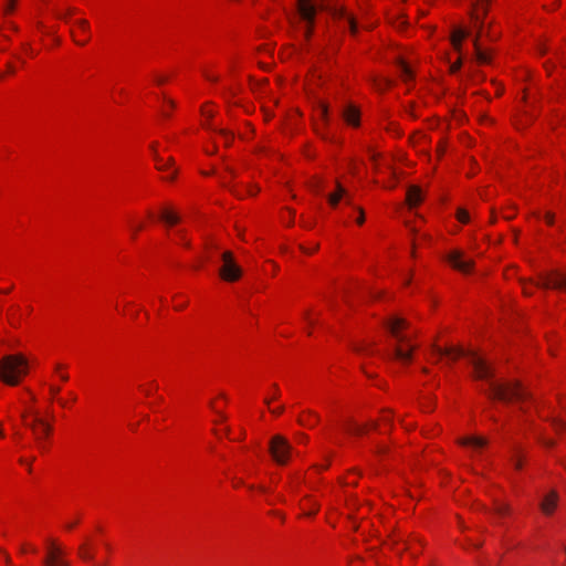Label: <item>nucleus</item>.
<instances>
[{
    "mask_svg": "<svg viewBox=\"0 0 566 566\" xmlns=\"http://www.w3.org/2000/svg\"><path fill=\"white\" fill-rule=\"evenodd\" d=\"M489 395L491 398L504 401L514 402L518 405L520 412L530 420L533 413H536L541 419L551 420L555 430H563L566 428L565 420L554 417L551 408L543 401H535L532 396L516 381H490Z\"/></svg>",
    "mask_w": 566,
    "mask_h": 566,
    "instance_id": "1",
    "label": "nucleus"
},
{
    "mask_svg": "<svg viewBox=\"0 0 566 566\" xmlns=\"http://www.w3.org/2000/svg\"><path fill=\"white\" fill-rule=\"evenodd\" d=\"M318 9L326 11L338 28L347 25L350 36H357L358 21L354 13L348 11L344 6L343 0H321L317 6H315L312 0H297V13L306 23L304 36L307 41L314 34Z\"/></svg>",
    "mask_w": 566,
    "mask_h": 566,
    "instance_id": "2",
    "label": "nucleus"
},
{
    "mask_svg": "<svg viewBox=\"0 0 566 566\" xmlns=\"http://www.w3.org/2000/svg\"><path fill=\"white\" fill-rule=\"evenodd\" d=\"M463 356H465V354L461 348L441 347L434 344L432 345L430 350L429 361L437 364L441 360H447L448 363H450L455 361L457 359ZM467 357L469 363L473 367V376L475 379L490 380L492 378V369L483 357H481L475 352H469L467 354Z\"/></svg>",
    "mask_w": 566,
    "mask_h": 566,
    "instance_id": "3",
    "label": "nucleus"
},
{
    "mask_svg": "<svg viewBox=\"0 0 566 566\" xmlns=\"http://www.w3.org/2000/svg\"><path fill=\"white\" fill-rule=\"evenodd\" d=\"M386 326L395 340V358L403 364L410 363L417 345L412 340L413 333L408 322L402 317L392 316Z\"/></svg>",
    "mask_w": 566,
    "mask_h": 566,
    "instance_id": "4",
    "label": "nucleus"
},
{
    "mask_svg": "<svg viewBox=\"0 0 566 566\" xmlns=\"http://www.w3.org/2000/svg\"><path fill=\"white\" fill-rule=\"evenodd\" d=\"M29 373V361L22 354L6 355L0 359V380L18 386Z\"/></svg>",
    "mask_w": 566,
    "mask_h": 566,
    "instance_id": "5",
    "label": "nucleus"
},
{
    "mask_svg": "<svg viewBox=\"0 0 566 566\" xmlns=\"http://www.w3.org/2000/svg\"><path fill=\"white\" fill-rule=\"evenodd\" d=\"M537 287L554 289L566 291V273L560 271H551L539 275L537 282L522 283L523 293L527 296L532 295Z\"/></svg>",
    "mask_w": 566,
    "mask_h": 566,
    "instance_id": "6",
    "label": "nucleus"
},
{
    "mask_svg": "<svg viewBox=\"0 0 566 566\" xmlns=\"http://www.w3.org/2000/svg\"><path fill=\"white\" fill-rule=\"evenodd\" d=\"M22 421L27 428L31 429L35 440L41 447L42 441L49 437L51 432V424L34 409H30L23 413Z\"/></svg>",
    "mask_w": 566,
    "mask_h": 566,
    "instance_id": "7",
    "label": "nucleus"
},
{
    "mask_svg": "<svg viewBox=\"0 0 566 566\" xmlns=\"http://www.w3.org/2000/svg\"><path fill=\"white\" fill-rule=\"evenodd\" d=\"M219 276L224 282H237L242 276V269L237 263L231 251H223L221 254V265L219 268Z\"/></svg>",
    "mask_w": 566,
    "mask_h": 566,
    "instance_id": "8",
    "label": "nucleus"
},
{
    "mask_svg": "<svg viewBox=\"0 0 566 566\" xmlns=\"http://www.w3.org/2000/svg\"><path fill=\"white\" fill-rule=\"evenodd\" d=\"M43 566H71L64 547L56 539L46 541Z\"/></svg>",
    "mask_w": 566,
    "mask_h": 566,
    "instance_id": "9",
    "label": "nucleus"
},
{
    "mask_svg": "<svg viewBox=\"0 0 566 566\" xmlns=\"http://www.w3.org/2000/svg\"><path fill=\"white\" fill-rule=\"evenodd\" d=\"M491 7V0H476L470 11V21L476 30V35L482 36L484 31L485 18Z\"/></svg>",
    "mask_w": 566,
    "mask_h": 566,
    "instance_id": "10",
    "label": "nucleus"
},
{
    "mask_svg": "<svg viewBox=\"0 0 566 566\" xmlns=\"http://www.w3.org/2000/svg\"><path fill=\"white\" fill-rule=\"evenodd\" d=\"M270 453L273 460L281 465L289 462L291 458L292 447L282 436H274L270 442Z\"/></svg>",
    "mask_w": 566,
    "mask_h": 566,
    "instance_id": "11",
    "label": "nucleus"
},
{
    "mask_svg": "<svg viewBox=\"0 0 566 566\" xmlns=\"http://www.w3.org/2000/svg\"><path fill=\"white\" fill-rule=\"evenodd\" d=\"M70 32L75 44L80 46L86 45L92 36L90 22L85 19L76 20Z\"/></svg>",
    "mask_w": 566,
    "mask_h": 566,
    "instance_id": "12",
    "label": "nucleus"
},
{
    "mask_svg": "<svg viewBox=\"0 0 566 566\" xmlns=\"http://www.w3.org/2000/svg\"><path fill=\"white\" fill-rule=\"evenodd\" d=\"M386 545H392L398 553L402 551L409 552L411 556L418 555L421 549V542L418 537L402 539L395 536L390 539V543H386Z\"/></svg>",
    "mask_w": 566,
    "mask_h": 566,
    "instance_id": "13",
    "label": "nucleus"
},
{
    "mask_svg": "<svg viewBox=\"0 0 566 566\" xmlns=\"http://www.w3.org/2000/svg\"><path fill=\"white\" fill-rule=\"evenodd\" d=\"M446 260L454 270L462 273H469L473 268V261L465 259L463 252L460 250H452L447 255Z\"/></svg>",
    "mask_w": 566,
    "mask_h": 566,
    "instance_id": "14",
    "label": "nucleus"
},
{
    "mask_svg": "<svg viewBox=\"0 0 566 566\" xmlns=\"http://www.w3.org/2000/svg\"><path fill=\"white\" fill-rule=\"evenodd\" d=\"M458 443L467 449L471 453V457H475L481 454L485 449L488 440L483 437L470 436L460 438Z\"/></svg>",
    "mask_w": 566,
    "mask_h": 566,
    "instance_id": "15",
    "label": "nucleus"
},
{
    "mask_svg": "<svg viewBox=\"0 0 566 566\" xmlns=\"http://www.w3.org/2000/svg\"><path fill=\"white\" fill-rule=\"evenodd\" d=\"M154 159L156 163V168L164 172L163 178L167 181H172L176 178L177 169L175 168V164L171 157L164 158L160 157L156 150H154Z\"/></svg>",
    "mask_w": 566,
    "mask_h": 566,
    "instance_id": "16",
    "label": "nucleus"
},
{
    "mask_svg": "<svg viewBox=\"0 0 566 566\" xmlns=\"http://www.w3.org/2000/svg\"><path fill=\"white\" fill-rule=\"evenodd\" d=\"M482 36L476 35L473 41V48L475 53V59L478 64L480 65H489L493 61L494 50L491 48L483 49L480 44V39Z\"/></svg>",
    "mask_w": 566,
    "mask_h": 566,
    "instance_id": "17",
    "label": "nucleus"
},
{
    "mask_svg": "<svg viewBox=\"0 0 566 566\" xmlns=\"http://www.w3.org/2000/svg\"><path fill=\"white\" fill-rule=\"evenodd\" d=\"M342 200H345L347 205H352V197L347 189L339 182H336V188L328 195L327 201L332 208H336Z\"/></svg>",
    "mask_w": 566,
    "mask_h": 566,
    "instance_id": "18",
    "label": "nucleus"
},
{
    "mask_svg": "<svg viewBox=\"0 0 566 566\" xmlns=\"http://www.w3.org/2000/svg\"><path fill=\"white\" fill-rule=\"evenodd\" d=\"M396 65L400 72V78L406 85H410L416 80L415 70L410 66V64L401 56L396 60Z\"/></svg>",
    "mask_w": 566,
    "mask_h": 566,
    "instance_id": "19",
    "label": "nucleus"
},
{
    "mask_svg": "<svg viewBox=\"0 0 566 566\" xmlns=\"http://www.w3.org/2000/svg\"><path fill=\"white\" fill-rule=\"evenodd\" d=\"M558 503V494L555 491L547 493L541 502V510L545 515H552Z\"/></svg>",
    "mask_w": 566,
    "mask_h": 566,
    "instance_id": "20",
    "label": "nucleus"
},
{
    "mask_svg": "<svg viewBox=\"0 0 566 566\" xmlns=\"http://www.w3.org/2000/svg\"><path fill=\"white\" fill-rule=\"evenodd\" d=\"M371 81L374 90L378 93H385L389 91L395 84L394 80L384 75H374Z\"/></svg>",
    "mask_w": 566,
    "mask_h": 566,
    "instance_id": "21",
    "label": "nucleus"
},
{
    "mask_svg": "<svg viewBox=\"0 0 566 566\" xmlns=\"http://www.w3.org/2000/svg\"><path fill=\"white\" fill-rule=\"evenodd\" d=\"M201 76L211 84L220 82V74L213 64H205L200 69Z\"/></svg>",
    "mask_w": 566,
    "mask_h": 566,
    "instance_id": "22",
    "label": "nucleus"
},
{
    "mask_svg": "<svg viewBox=\"0 0 566 566\" xmlns=\"http://www.w3.org/2000/svg\"><path fill=\"white\" fill-rule=\"evenodd\" d=\"M469 35V32L462 28H457L450 35V42L455 51H460L464 39Z\"/></svg>",
    "mask_w": 566,
    "mask_h": 566,
    "instance_id": "23",
    "label": "nucleus"
},
{
    "mask_svg": "<svg viewBox=\"0 0 566 566\" xmlns=\"http://www.w3.org/2000/svg\"><path fill=\"white\" fill-rule=\"evenodd\" d=\"M406 201L410 208L417 207L422 201L421 189L418 186L409 187Z\"/></svg>",
    "mask_w": 566,
    "mask_h": 566,
    "instance_id": "24",
    "label": "nucleus"
},
{
    "mask_svg": "<svg viewBox=\"0 0 566 566\" xmlns=\"http://www.w3.org/2000/svg\"><path fill=\"white\" fill-rule=\"evenodd\" d=\"M259 190L260 189L256 186H251V185H248V186L234 185L233 188L231 189L233 195L237 196L238 198H244L248 196L253 197L259 192Z\"/></svg>",
    "mask_w": 566,
    "mask_h": 566,
    "instance_id": "25",
    "label": "nucleus"
},
{
    "mask_svg": "<svg viewBox=\"0 0 566 566\" xmlns=\"http://www.w3.org/2000/svg\"><path fill=\"white\" fill-rule=\"evenodd\" d=\"M342 116L344 120L352 126H358L360 122L359 108H343Z\"/></svg>",
    "mask_w": 566,
    "mask_h": 566,
    "instance_id": "26",
    "label": "nucleus"
},
{
    "mask_svg": "<svg viewBox=\"0 0 566 566\" xmlns=\"http://www.w3.org/2000/svg\"><path fill=\"white\" fill-rule=\"evenodd\" d=\"M35 28L42 36H53L55 45H59L60 42L55 35L57 31L56 25H46L43 21H39L36 22Z\"/></svg>",
    "mask_w": 566,
    "mask_h": 566,
    "instance_id": "27",
    "label": "nucleus"
},
{
    "mask_svg": "<svg viewBox=\"0 0 566 566\" xmlns=\"http://www.w3.org/2000/svg\"><path fill=\"white\" fill-rule=\"evenodd\" d=\"M300 507L305 516H313L318 511V505L312 497L303 499L300 503Z\"/></svg>",
    "mask_w": 566,
    "mask_h": 566,
    "instance_id": "28",
    "label": "nucleus"
},
{
    "mask_svg": "<svg viewBox=\"0 0 566 566\" xmlns=\"http://www.w3.org/2000/svg\"><path fill=\"white\" fill-rule=\"evenodd\" d=\"M160 219L168 227H174V226L178 224L180 221L179 216L174 210H171L169 208H165L161 210Z\"/></svg>",
    "mask_w": 566,
    "mask_h": 566,
    "instance_id": "29",
    "label": "nucleus"
},
{
    "mask_svg": "<svg viewBox=\"0 0 566 566\" xmlns=\"http://www.w3.org/2000/svg\"><path fill=\"white\" fill-rule=\"evenodd\" d=\"M18 30H19V28L15 24V22H13L12 20L6 19L2 23V25L0 27V38H2L6 42H8L10 39L9 33L18 32Z\"/></svg>",
    "mask_w": 566,
    "mask_h": 566,
    "instance_id": "30",
    "label": "nucleus"
},
{
    "mask_svg": "<svg viewBox=\"0 0 566 566\" xmlns=\"http://www.w3.org/2000/svg\"><path fill=\"white\" fill-rule=\"evenodd\" d=\"M298 422L301 426L312 428L318 423V416L311 411L303 412L298 417Z\"/></svg>",
    "mask_w": 566,
    "mask_h": 566,
    "instance_id": "31",
    "label": "nucleus"
},
{
    "mask_svg": "<svg viewBox=\"0 0 566 566\" xmlns=\"http://www.w3.org/2000/svg\"><path fill=\"white\" fill-rule=\"evenodd\" d=\"M77 554L78 557L85 562H93L95 558L94 552L92 551L88 542L80 545Z\"/></svg>",
    "mask_w": 566,
    "mask_h": 566,
    "instance_id": "32",
    "label": "nucleus"
},
{
    "mask_svg": "<svg viewBox=\"0 0 566 566\" xmlns=\"http://www.w3.org/2000/svg\"><path fill=\"white\" fill-rule=\"evenodd\" d=\"M158 388L159 386L156 380H147L138 386L139 391L146 397H150Z\"/></svg>",
    "mask_w": 566,
    "mask_h": 566,
    "instance_id": "33",
    "label": "nucleus"
},
{
    "mask_svg": "<svg viewBox=\"0 0 566 566\" xmlns=\"http://www.w3.org/2000/svg\"><path fill=\"white\" fill-rule=\"evenodd\" d=\"M172 78V75L169 73H154L151 75V81L156 86H164L168 84Z\"/></svg>",
    "mask_w": 566,
    "mask_h": 566,
    "instance_id": "34",
    "label": "nucleus"
},
{
    "mask_svg": "<svg viewBox=\"0 0 566 566\" xmlns=\"http://www.w3.org/2000/svg\"><path fill=\"white\" fill-rule=\"evenodd\" d=\"M482 36H486L490 41H497L500 38V31L495 28V24L489 23L486 30L484 29Z\"/></svg>",
    "mask_w": 566,
    "mask_h": 566,
    "instance_id": "35",
    "label": "nucleus"
},
{
    "mask_svg": "<svg viewBox=\"0 0 566 566\" xmlns=\"http://www.w3.org/2000/svg\"><path fill=\"white\" fill-rule=\"evenodd\" d=\"M54 375L64 382L69 380V374L66 371V367L63 364H55Z\"/></svg>",
    "mask_w": 566,
    "mask_h": 566,
    "instance_id": "36",
    "label": "nucleus"
},
{
    "mask_svg": "<svg viewBox=\"0 0 566 566\" xmlns=\"http://www.w3.org/2000/svg\"><path fill=\"white\" fill-rule=\"evenodd\" d=\"M17 72L15 65L13 63H7L6 69L0 72V81H4L11 76H13Z\"/></svg>",
    "mask_w": 566,
    "mask_h": 566,
    "instance_id": "37",
    "label": "nucleus"
},
{
    "mask_svg": "<svg viewBox=\"0 0 566 566\" xmlns=\"http://www.w3.org/2000/svg\"><path fill=\"white\" fill-rule=\"evenodd\" d=\"M455 217H457V220L463 224H467L470 221V214H469L468 210L464 208H459L457 210Z\"/></svg>",
    "mask_w": 566,
    "mask_h": 566,
    "instance_id": "38",
    "label": "nucleus"
},
{
    "mask_svg": "<svg viewBox=\"0 0 566 566\" xmlns=\"http://www.w3.org/2000/svg\"><path fill=\"white\" fill-rule=\"evenodd\" d=\"M17 6H18V0H8L3 8L4 17L7 18V17L11 15L15 11Z\"/></svg>",
    "mask_w": 566,
    "mask_h": 566,
    "instance_id": "39",
    "label": "nucleus"
},
{
    "mask_svg": "<svg viewBox=\"0 0 566 566\" xmlns=\"http://www.w3.org/2000/svg\"><path fill=\"white\" fill-rule=\"evenodd\" d=\"M346 430L348 433H352V434H363L364 432H366L367 429L364 426H360L357 423H350V424H348Z\"/></svg>",
    "mask_w": 566,
    "mask_h": 566,
    "instance_id": "40",
    "label": "nucleus"
},
{
    "mask_svg": "<svg viewBox=\"0 0 566 566\" xmlns=\"http://www.w3.org/2000/svg\"><path fill=\"white\" fill-rule=\"evenodd\" d=\"M21 51L27 56L33 59L36 56L38 52L32 48V45L29 42L22 43Z\"/></svg>",
    "mask_w": 566,
    "mask_h": 566,
    "instance_id": "41",
    "label": "nucleus"
},
{
    "mask_svg": "<svg viewBox=\"0 0 566 566\" xmlns=\"http://www.w3.org/2000/svg\"><path fill=\"white\" fill-rule=\"evenodd\" d=\"M19 311H20L19 306H12L8 311L9 321H10L11 325H13V326L19 324V318L15 317Z\"/></svg>",
    "mask_w": 566,
    "mask_h": 566,
    "instance_id": "42",
    "label": "nucleus"
},
{
    "mask_svg": "<svg viewBox=\"0 0 566 566\" xmlns=\"http://www.w3.org/2000/svg\"><path fill=\"white\" fill-rule=\"evenodd\" d=\"M76 11H77L76 8H69L65 10V12L59 13L57 19L67 22L76 13Z\"/></svg>",
    "mask_w": 566,
    "mask_h": 566,
    "instance_id": "43",
    "label": "nucleus"
},
{
    "mask_svg": "<svg viewBox=\"0 0 566 566\" xmlns=\"http://www.w3.org/2000/svg\"><path fill=\"white\" fill-rule=\"evenodd\" d=\"M496 513L501 516H505L510 512V507L505 503H497L495 506Z\"/></svg>",
    "mask_w": 566,
    "mask_h": 566,
    "instance_id": "44",
    "label": "nucleus"
},
{
    "mask_svg": "<svg viewBox=\"0 0 566 566\" xmlns=\"http://www.w3.org/2000/svg\"><path fill=\"white\" fill-rule=\"evenodd\" d=\"M220 138H222L223 140V144L226 146L230 145L231 140L233 139V136L231 133L227 132V130H223L221 129L220 130Z\"/></svg>",
    "mask_w": 566,
    "mask_h": 566,
    "instance_id": "45",
    "label": "nucleus"
},
{
    "mask_svg": "<svg viewBox=\"0 0 566 566\" xmlns=\"http://www.w3.org/2000/svg\"><path fill=\"white\" fill-rule=\"evenodd\" d=\"M49 392L52 399L56 400L61 392V387L56 385H50Z\"/></svg>",
    "mask_w": 566,
    "mask_h": 566,
    "instance_id": "46",
    "label": "nucleus"
},
{
    "mask_svg": "<svg viewBox=\"0 0 566 566\" xmlns=\"http://www.w3.org/2000/svg\"><path fill=\"white\" fill-rule=\"evenodd\" d=\"M264 401L268 405V407L270 409V412H272L273 415L279 416V415H281L283 412V407L282 406H280L277 408H271L270 407L271 400H270L269 397H266Z\"/></svg>",
    "mask_w": 566,
    "mask_h": 566,
    "instance_id": "47",
    "label": "nucleus"
},
{
    "mask_svg": "<svg viewBox=\"0 0 566 566\" xmlns=\"http://www.w3.org/2000/svg\"><path fill=\"white\" fill-rule=\"evenodd\" d=\"M462 66V60L459 57L455 62L450 65V74H455Z\"/></svg>",
    "mask_w": 566,
    "mask_h": 566,
    "instance_id": "48",
    "label": "nucleus"
},
{
    "mask_svg": "<svg viewBox=\"0 0 566 566\" xmlns=\"http://www.w3.org/2000/svg\"><path fill=\"white\" fill-rule=\"evenodd\" d=\"M355 209H356V210H357V212H358V216H357V218H356V223H357L358 226H361V224H364V222H365V212H364L363 208H360V207H357V208H355Z\"/></svg>",
    "mask_w": 566,
    "mask_h": 566,
    "instance_id": "49",
    "label": "nucleus"
},
{
    "mask_svg": "<svg viewBox=\"0 0 566 566\" xmlns=\"http://www.w3.org/2000/svg\"><path fill=\"white\" fill-rule=\"evenodd\" d=\"M0 558H2L4 560V563L9 566L12 564V559H11L10 555L3 548H0Z\"/></svg>",
    "mask_w": 566,
    "mask_h": 566,
    "instance_id": "50",
    "label": "nucleus"
},
{
    "mask_svg": "<svg viewBox=\"0 0 566 566\" xmlns=\"http://www.w3.org/2000/svg\"><path fill=\"white\" fill-rule=\"evenodd\" d=\"M318 77L319 78V75L316 74V71H312L307 74L306 76V87L308 88L311 83L316 78Z\"/></svg>",
    "mask_w": 566,
    "mask_h": 566,
    "instance_id": "51",
    "label": "nucleus"
},
{
    "mask_svg": "<svg viewBox=\"0 0 566 566\" xmlns=\"http://www.w3.org/2000/svg\"><path fill=\"white\" fill-rule=\"evenodd\" d=\"M316 313L312 312V311H308L306 312L305 314V319L306 322L310 324V325H313L315 319H316Z\"/></svg>",
    "mask_w": 566,
    "mask_h": 566,
    "instance_id": "52",
    "label": "nucleus"
},
{
    "mask_svg": "<svg viewBox=\"0 0 566 566\" xmlns=\"http://www.w3.org/2000/svg\"><path fill=\"white\" fill-rule=\"evenodd\" d=\"M544 220H545L546 224L553 226L554 221H555V214L553 212L548 211L545 213Z\"/></svg>",
    "mask_w": 566,
    "mask_h": 566,
    "instance_id": "53",
    "label": "nucleus"
},
{
    "mask_svg": "<svg viewBox=\"0 0 566 566\" xmlns=\"http://www.w3.org/2000/svg\"><path fill=\"white\" fill-rule=\"evenodd\" d=\"M513 465L515 468V470H522L523 468V459L522 457L520 455H516L515 459L513 460Z\"/></svg>",
    "mask_w": 566,
    "mask_h": 566,
    "instance_id": "54",
    "label": "nucleus"
},
{
    "mask_svg": "<svg viewBox=\"0 0 566 566\" xmlns=\"http://www.w3.org/2000/svg\"><path fill=\"white\" fill-rule=\"evenodd\" d=\"M130 227H132L134 234H137L139 231H142L144 229V223L143 222H134V223H132Z\"/></svg>",
    "mask_w": 566,
    "mask_h": 566,
    "instance_id": "55",
    "label": "nucleus"
},
{
    "mask_svg": "<svg viewBox=\"0 0 566 566\" xmlns=\"http://www.w3.org/2000/svg\"><path fill=\"white\" fill-rule=\"evenodd\" d=\"M21 552H22V553H36V548H35L33 545L24 544V545L21 547Z\"/></svg>",
    "mask_w": 566,
    "mask_h": 566,
    "instance_id": "56",
    "label": "nucleus"
},
{
    "mask_svg": "<svg viewBox=\"0 0 566 566\" xmlns=\"http://www.w3.org/2000/svg\"><path fill=\"white\" fill-rule=\"evenodd\" d=\"M328 111H329V108H327V107L319 108L318 117L321 119H323V120H327V118H328Z\"/></svg>",
    "mask_w": 566,
    "mask_h": 566,
    "instance_id": "57",
    "label": "nucleus"
},
{
    "mask_svg": "<svg viewBox=\"0 0 566 566\" xmlns=\"http://www.w3.org/2000/svg\"><path fill=\"white\" fill-rule=\"evenodd\" d=\"M174 302H175V305H174V306H175V308H176L177 311H181V310H184V308L186 307V305H187V301L179 302V301H178V297H175V301H174Z\"/></svg>",
    "mask_w": 566,
    "mask_h": 566,
    "instance_id": "58",
    "label": "nucleus"
},
{
    "mask_svg": "<svg viewBox=\"0 0 566 566\" xmlns=\"http://www.w3.org/2000/svg\"><path fill=\"white\" fill-rule=\"evenodd\" d=\"M318 248L317 244H315L312 249H306L305 247L301 245V249L303 250L304 253H307V254H312L314 251H316Z\"/></svg>",
    "mask_w": 566,
    "mask_h": 566,
    "instance_id": "59",
    "label": "nucleus"
},
{
    "mask_svg": "<svg viewBox=\"0 0 566 566\" xmlns=\"http://www.w3.org/2000/svg\"><path fill=\"white\" fill-rule=\"evenodd\" d=\"M77 524H78V521H77V520H74V521H72V522H67V523L65 524V528H66V530H73Z\"/></svg>",
    "mask_w": 566,
    "mask_h": 566,
    "instance_id": "60",
    "label": "nucleus"
},
{
    "mask_svg": "<svg viewBox=\"0 0 566 566\" xmlns=\"http://www.w3.org/2000/svg\"><path fill=\"white\" fill-rule=\"evenodd\" d=\"M56 402L62 407V408H67L69 407V401L63 399V398H57L56 399Z\"/></svg>",
    "mask_w": 566,
    "mask_h": 566,
    "instance_id": "61",
    "label": "nucleus"
},
{
    "mask_svg": "<svg viewBox=\"0 0 566 566\" xmlns=\"http://www.w3.org/2000/svg\"><path fill=\"white\" fill-rule=\"evenodd\" d=\"M279 394H280V389H279V387H277L276 385H273V386H272V395H273V396H272V398H271V399H275V398L279 396Z\"/></svg>",
    "mask_w": 566,
    "mask_h": 566,
    "instance_id": "62",
    "label": "nucleus"
},
{
    "mask_svg": "<svg viewBox=\"0 0 566 566\" xmlns=\"http://www.w3.org/2000/svg\"><path fill=\"white\" fill-rule=\"evenodd\" d=\"M391 420V413L390 411H387L384 413L381 421L382 422H389Z\"/></svg>",
    "mask_w": 566,
    "mask_h": 566,
    "instance_id": "63",
    "label": "nucleus"
},
{
    "mask_svg": "<svg viewBox=\"0 0 566 566\" xmlns=\"http://www.w3.org/2000/svg\"><path fill=\"white\" fill-rule=\"evenodd\" d=\"M216 433L218 436L228 434V429L226 427L224 428H216Z\"/></svg>",
    "mask_w": 566,
    "mask_h": 566,
    "instance_id": "64",
    "label": "nucleus"
}]
</instances>
